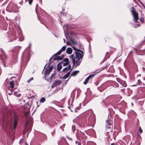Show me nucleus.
I'll list each match as a JSON object with an SVG mask.
<instances>
[{"mask_svg": "<svg viewBox=\"0 0 145 145\" xmlns=\"http://www.w3.org/2000/svg\"><path fill=\"white\" fill-rule=\"evenodd\" d=\"M74 54L71 55L69 57L70 60L73 63V66L75 64V58L76 60H82L84 54L83 51L81 50L78 52H74Z\"/></svg>", "mask_w": 145, "mask_h": 145, "instance_id": "obj_1", "label": "nucleus"}, {"mask_svg": "<svg viewBox=\"0 0 145 145\" xmlns=\"http://www.w3.org/2000/svg\"><path fill=\"white\" fill-rule=\"evenodd\" d=\"M83 122L87 123H88V126H92L94 124L95 122V116L94 115L92 117H89L88 118L84 116L82 119Z\"/></svg>", "mask_w": 145, "mask_h": 145, "instance_id": "obj_2", "label": "nucleus"}, {"mask_svg": "<svg viewBox=\"0 0 145 145\" xmlns=\"http://www.w3.org/2000/svg\"><path fill=\"white\" fill-rule=\"evenodd\" d=\"M18 9V7L12 2H10L7 8V9L11 12H16L17 11Z\"/></svg>", "mask_w": 145, "mask_h": 145, "instance_id": "obj_3", "label": "nucleus"}, {"mask_svg": "<svg viewBox=\"0 0 145 145\" xmlns=\"http://www.w3.org/2000/svg\"><path fill=\"white\" fill-rule=\"evenodd\" d=\"M135 8L133 7H132L131 10L132 14L133 17V20L136 23L137 22V20L138 19V14L136 12Z\"/></svg>", "mask_w": 145, "mask_h": 145, "instance_id": "obj_4", "label": "nucleus"}, {"mask_svg": "<svg viewBox=\"0 0 145 145\" xmlns=\"http://www.w3.org/2000/svg\"><path fill=\"white\" fill-rule=\"evenodd\" d=\"M29 121L26 122L25 124V129L24 131V133L27 132L28 133H29L31 131L32 126L29 125L28 127Z\"/></svg>", "mask_w": 145, "mask_h": 145, "instance_id": "obj_5", "label": "nucleus"}, {"mask_svg": "<svg viewBox=\"0 0 145 145\" xmlns=\"http://www.w3.org/2000/svg\"><path fill=\"white\" fill-rule=\"evenodd\" d=\"M31 45V44H29V46H28L27 48L24 51V52L23 53L22 55V57H23V56H24V54L25 53H27V56L26 58L27 60V61H28L29 60V54L30 53V45Z\"/></svg>", "mask_w": 145, "mask_h": 145, "instance_id": "obj_6", "label": "nucleus"}, {"mask_svg": "<svg viewBox=\"0 0 145 145\" xmlns=\"http://www.w3.org/2000/svg\"><path fill=\"white\" fill-rule=\"evenodd\" d=\"M111 122V121L110 120H106V129L108 130V129H110L109 131L110 132H112V129L111 128L112 124Z\"/></svg>", "mask_w": 145, "mask_h": 145, "instance_id": "obj_7", "label": "nucleus"}, {"mask_svg": "<svg viewBox=\"0 0 145 145\" xmlns=\"http://www.w3.org/2000/svg\"><path fill=\"white\" fill-rule=\"evenodd\" d=\"M95 74H92L89 75V76L86 79L85 81L84 82L83 84L85 85H86L88 81L91 79L93 78L95 76Z\"/></svg>", "mask_w": 145, "mask_h": 145, "instance_id": "obj_8", "label": "nucleus"}, {"mask_svg": "<svg viewBox=\"0 0 145 145\" xmlns=\"http://www.w3.org/2000/svg\"><path fill=\"white\" fill-rule=\"evenodd\" d=\"M19 118L18 117V116L15 115L14 117V129H15L17 124H18V121Z\"/></svg>", "mask_w": 145, "mask_h": 145, "instance_id": "obj_9", "label": "nucleus"}, {"mask_svg": "<svg viewBox=\"0 0 145 145\" xmlns=\"http://www.w3.org/2000/svg\"><path fill=\"white\" fill-rule=\"evenodd\" d=\"M7 56L3 52V54H2L1 55L0 54V58L2 61H3V65H4L5 67H6V66L4 62V59L7 58Z\"/></svg>", "mask_w": 145, "mask_h": 145, "instance_id": "obj_10", "label": "nucleus"}, {"mask_svg": "<svg viewBox=\"0 0 145 145\" xmlns=\"http://www.w3.org/2000/svg\"><path fill=\"white\" fill-rule=\"evenodd\" d=\"M18 37L20 38L19 40L20 41H22L24 40V39L21 30H18Z\"/></svg>", "mask_w": 145, "mask_h": 145, "instance_id": "obj_11", "label": "nucleus"}, {"mask_svg": "<svg viewBox=\"0 0 145 145\" xmlns=\"http://www.w3.org/2000/svg\"><path fill=\"white\" fill-rule=\"evenodd\" d=\"M135 50L136 52L140 55H144L145 54V50H138L137 49H135Z\"/></svg>", "mask_w": 145, "mask_h": 145, "instance_id": "obj_12", "label": "nucleus"}, {"mask_svg": "<svg viewBox=\"0 0 145 145\" xmlns=\"http://www.w3.org/2000/svg\"><path fill=\"white\" fill-rule=\"evenodd\" d=\"M61 80H55L52 85V87L54 86H58L60 84H61Z\"/></svg>", "mask_w": 145, "mask_h": 145, "instance_id": "obj_13", "label": "nucleus"}, {"mask_svg": "<svg viewBox=\"0 0 145 145\" xmlns=\"http://www.w3.org/2000/svg\"><path fill=\"white\" fill-rule=\"evenodd\" d=\"M81 133L80 134L79 133H77L76 134V136L78 139H79L80 137L82 138L83 136L85 135V134L83 132H81L80 131Z\"/></svg>", "mask_w": 145, "mask_h": 145, "instance_id": "obj_14", "label": "nucleus"}, {"mask_svg": "<svg viewBox=\"0 0 145 145\" xmlns=\"http://www.w3.org/2000/svg\"><path fill=\"white\" fill-rule=\"evenodd\" d=\"M51 64V62H50V61L49 62L48 64V68L47 69H48V71H49L48 73H49V72H50L52 71V70L53 69V66L51 65L50 66Z\"/></svg>", "mask_w": 145, "mask_h": 145, "instance_id": "obj_15", "label": "nucleus"}, {"mask_svg": "<svg viewBox=\"0 0 145 145\" xmlns=\"http://www.w3.org/2000/svg\"><path fill=\"white\" fill-rule=\"evenodd\" d=\"M72 52V50L71 48H68L66 50V52L68 54H71Z\"/></svg>", "mask_w": 145, "mask_h": 145, "instance_id": "obj_16", "label": "nucleus"}, {"mask_svg": "<svg viewBox=\"0 0 145 145\" xmlns=\"http://www.w3.org/2000/svg\"><path fill=\"white\" fill-rule=\"evenodd\" d=\"M71 70L72 69H71L70 71H69L66 74H65L62 77V78L63 79H65L67 78L70 75V72H71Z\"/></svg>", "mask_w": 145, "mask_h": 145, "instance_id": "obj_17", "label": "nucleus"}, {"mask_svg": "<svg viewBox=\"0 0 145 145\" xmlns=\"http://www.w3.org/2000/svg\"><path fill=\"white\" fill-rule=\"evenodd\" d=\"M63 59V57H62L61 56H57L56 57H54L53 59L54 61H56V60H62Z\"/></svg>", "mask_w": 145, "mask_h": 145, "instance_id": "obj_18", "label": "nucleus"}, {"mask_svg": "<svg viewBox=\"0 0 145 145\" xmlns=\"http://www.w3.org/2000/svg\"><path fill=\"white\" fill-rule=\"evenodd\" d=\"M82 61V60H76V61H75V63L76 64L75 67H76L79 65Z\"/></svg>", "mask_w": 145, "mask_h": 145, "instance_id": "obj_19", "label": "nucleus"}, {"mask_svg": "<svg viewBox=\"0 0 145 145\" xmlns=\"http://www.w3.org/2000/svg\"><path fill=\"white\" fill-rule=\"evenodd\" d=\"M71 68V67L69 65L68 66H67V67H66L65 68H64L63 69V72L65 71H67L70 69Z\"/></svg>", "mask_w": 145, "mask_h": 145, "instance_id": "obj_20", "label": "nucleus"}, {"mask_svg": "<svg viewBox=\"0 0 145 145\" xmlns=\"http://www.w3.org/2000/svg\"><path fill=\"white\" fill-rule=\"evenodd\" d=\"M79 72V71H73L72 72L71 75L73 76H75Z\"/></svg>", "mask_w": 145, "mask_h": 145, "instance_id": "obj_21", "label": "nucleus"}, {"mask_svg": "<svg viewBox=\"0 0 145 145\" xmlns=\"http://www.w3.org/2000/svg\"><path fill=\"white\" fill-rule=\"evenodd\" d=\"M122 86L124 87H126L127 86V84L125 81L122 80L121 83H120Z\"/></svg>", "mask_w": 145, "mask_h": 145, "instance_id": "obj_22", "label": "nucleus"}, {"mask_svg": "<svg viewBox=\"0 0 145 145\" xmlns=\"http://www.w3.org/2000/svg\"><path fill=\"white\" fill-rule=\"evenodd\" d=\"M60 63H59L57 65V70L58 71H60L62 68L61 65H60Z\"/></svg>", "mask_w": 145, "mask_h": 145, "instance_id": "obj_23", "label": "nucleus"}, {"mask_svg": "<svg viewBox=\"0 0 145 145\" xmlns=\"http://www.w3.org/2000/svg\"><path fill=\"white\" fill-rule=\"evenodd\" d=\"M19 143L20 145H28L27 143L25 142H23L22 140H21L19 142Z\"/></svg>", "mask_w": 145, "mask_h": 145, "instance_id": "obj_24", "label": "nucleus"}, {"mask_svg": "<svg viewBox=\"0 0 145 145\" xmlns=\"http://www.w3.org/2000/svg\"><path fill=\"white\" fill-rule=\"evenodd\" d=\"M11 39H13V40H15L16 39V37L14 34L11 35Z\"/></svg>", "mask_w": 145, "mask_h": 145, "instance_id": "obj_25", "label": "nucleus"}, {"mask_svg": "<svg viewBox=\"0 0 145 145\" xmlns=\"http://www.w3.org/2000/svg\"><path fill=\"white\" fill-rule=\"evenodd\" d=\"M48 71H48V69H46L44 73V75L45 76H46L50 74V72L48 73Z\"/></svg>", "mask_w": 145, "mask_h": 145, "instance_id": "obj_26", "label": "nucleus"}, {"mask_svg": "<svg viewBox=\"0 0 145 145\" xmlns=\"http://www.w3.org/2000/svg\"><path fill=\"white\" fill-rule=\"evenodd\" d=\"M10 87L12 88H13L14 87V82L13 81H11L10 83Z\"/></svg>", "mask_w": 145, "mask_h": 145, "instance_id": "obj_27", "label": "nucleus"}, {"mask_svg": "<svg viewBox=\"0 0 145 145\" xmlns=\"http://www.w3.org/2000/svg\"><path fill=\"white\" fill-rule=\"evenodd\" d=\"M137 84L140 85H143L145 86V84H144L143 83H142L141 82V80L139 79L138 80Z\"/></svg>", "mask_w": 145, "mask_h": 145, "instance_id": "obj_28", "label": "nucleus"}, {"mask_svg": "<svg viewBox=\"0 0 145 145\" xmlns=\"http://www.w3.org/2000/svg\"><path fill=\"white\" fill-rule=\"evenodd\" d=\"M46 101L45 98L44 97H42L40 100V102L41 103L44 102Z\"/></svg>", "mask_w": 145, "mask_h": 145, "instance_id": "obj_29", "label": "nucleus"}, {"mask_svg": "<svg viewBox=\"0 0 145 145\" xmlns=\"http://www.w3.org/2000/svg\"><path fill=\"white\" fill-rule=\"evenodd\" d=\"M18 93L17 92L15 91L14 92L13 94L14 95L16 96H17L18 97H19L20 96V94H17Z\"/></svg>", "mask_w": 145, "mask_h": 145, "instance_id": "obj_30", "label": "nucleus"}, {"mask_svg": "<svg viewBox=\"0 0 145 145\" xmlns=\"http://www.w3.org/2000/svg\"><path fill=\"white\" fill-rule=\"evenodd\" d=\"M61 51L60 50H59V51L57 53L54 54L53 55V56H55L57 55H60L61 54Z\"/></svg>", "mask_w": 145, "mask_h": 145, "instance_id": "obj_31", "label": "nucleus"}, {"mask_svg": "<svg viewBox=\"0 0 145 145\" xmlns=\"http://www.w3.org/2000/svg\"><path fill=\"white\" fill-rule=\"evenodd\" d=\"M66 48V46H63L61 49L60 50L61 51L63 52V51H65Z\"/></svg>", "mask_w": 145, "mask_h": 145, "instance_id": "obj_32", "label": "nucleus"}, {"mask_svg": "<svg viewBox=\"0 0 145 145\" xmlns=\"http://www.w3.org/2000/svg\"><path fill=\"white\" fill-rule=\"evenodd\" d=\"M69 59L68 58H65L62 61V63H63V62H65L69 63Z\"/></svg>", "mask_w": 145, "mask_h": 145, "instance_id": "obj_33", "label": "nucleus"}, {"mask_svg": "<svg viewBox=\"0 0 145 145\" xmlns=\"http://www.w3.org/2000/svg\"><path fill=\"white\" fill-rule=\"evenodd\" d=\"M72 48L75 51V52H78L80 50V49H76L75 47L73 46Z\"/></svg>", "mask_w": 145, "mask_h": 145, "instance_id": "obj_34", "label": "nucleus"}, {"mask_svg": "<svg viewBox=\"0 0 145 145\" xmlns=\"http://www.w3.org/2000/svg\"><path fill=\"white\" fill-rule=\"evenodd\" d=\"M3 30H7V25H3Z\"/></svg>", "mask_w": 145, "mask_h": 145, "instance_id": "obj_35", "label": "nucleus"}, {"mask_svg": "<svg viewBox=\"0 0 145 145\" xmlns=\"http://www.w3.org/2000/svg\"><path fill=\"white\" fill-rule=\"evenodd\" d=\"M116 80H117V81L120 84L121 83V81H122V80H121V79L119 78H116Z\"/></svg>", "mask_w": 145, "mask_h": 145, "instance_id": "obj_36", "label": "nucleus"}, {"mask_svg": "<svg viewBox=\"0 0 145 145\" xmlns=\"http://www.w3.org/2000/svg\"><path fill=\"white\" fill-rule=\"evenodd\" d=\"M33 80V77H31L27 81V82L29 83L30 82Z\"/></svg>", "mask_w": 145, "mask_h": 145, "instance_id": "obj_37", "label": "nucleus"}, {"mask_svg": "<svg viewBox=\"0 0 145 145\" xmlns=\"http://www.w3.org/2000/svg\"><path fill=\"white\" fill-rule=\"evenodd\" d=\"M63 64V66H66L69 63L67 62H65V63H64V62L63 63H62Z\"/></svg>", "mask_w": 145, "mask_h": 145, "instance_id": "obj_38", "label": "nucleus"}, {"mask_svg": "<svg viewBox=\"0 0 145 145\" xmlns=\"http://www.w3.org/2000/svg\"><path fill=\"white\" fill-rule=\"evenodd\" d=\"M71 41L72 43L73 44H76V42L74 41V40H71Z\"/></svg>", "mask_w": 145, "mask_h": 145, "instance_id": "obj_39", "label": "nucleus"}, {"mask_svg": "<svg viewBox=\"0 0 145 145\" xmlns=\"http://www.w3.org/2000/svg\"><path fill=\"white\" fill-rule=\"evenodd\" d=\"M139 132L140 133H142V131L140 127H139Z\"/></svg>", "mask_w": 145, "mask_h": 145, "instance_id": "obj_40", "label": "nucleus"}, {"mask_svg": "<svg viewBox=\"0 0 145 145\" xmlns=\"http://www.w3.org/2000/svg\"><path fill=\"white\" fill-rule=\"evenodd\" d=\"M72 129L73 131V132H74L75 130V126L74 125H72Z\"/></svg>", "mask_w": 145, "mask_h": 145, "instance_id": "obj_41", "label": "nucleus"}, {"mask_svg": "<svg viewBox=\"0 0 145 145\" xmlns=\"http://www.w3.org/2000/svg\"><path fill=\"white\" fill-rule=\"evenodd\" d=\"M144 41H143L142 42H141L139 44V46H142L144 44Z\"/></svg>", "mask_w": 145, "mask_h": 145, "instance_id": "obj_42", "label": "nucleus"}, {"mask_svg": "<svg viewBox=\"0 0 145 145\" xmlns=\"http://www.w3.org/2000/svg\"><path fill=\"white\" fill-rule=\"evenodd\" d=\"M33 0H29V3L30 4H31L33 2Z\"/></svg>", "mask_w": 145, "mask_h": 145, "instance_id": "obj_43", "label": "nucleus"}, {"mask_svg": "<svg viewBox=\"0 0 145 145\" xmlns=\"http://www.w3.org/2000/svg\"><path fill=\"white\" fill-rule=\"evenodd\" d=\"M67 138L69 139V140H72V138H70L69 137H67Z\"/></svg>", "mask_w": 145, "mask_h": 145, "instance_id": "obj_44", "label": "nucleus"}, {"mask_svg": "<svg viewBox=\"0 0 145 145\" xmlns=\"http://www.w3.org/2000/svg\"><path fill=\"white\" fill-rule=\"evenodd\" d=\"M140 20L141 21L142 23L144 22V20L143 18H140Z\"/></svg>", "mask_w": 145, "mask_h": 145, "instance_id": "obj_45", "label": "nucleus"}, {"mask_svg": "<svg viewBox=\"0 0 145 145\" xmlns=\"http://www.w3.org/2000/svg\"><path fill=\"white\" fill-rule=\"evenodd\" d=\"M55 74H56L55 73H53L51 75V78H52L55 75Z\"/></svg>", "mask_w": 145, "mask_h": 145, "instance_id": "obj_46", "label": "nucleus"}, {"mask_svg": "<svg viewBox=\"0 0 145 145\" xmlns=\"http://www.w3.org/2000/svg\"><path fill=\"white\" fill-rule=\"evenodd\" d=\"M139 25V24H136L135 25V26H134V27H135V28H136V27H137V26Z\"/></svg>", "mask_w": 145, "mask_h": 145, "instance_id": "obj_47", "label": "nucleus"}, {"mask_svg": "<svg viewBox=\"0 0 145 145\" xmlns=\"http://www.w3.org/2000/svg\"><path fill=\"white\" fill-rule=\"evenodd\" d=\"M137 145H140V142H139L137 141L136 143Z\"/></svg>", "mask_w": 145, "mask_h": 145, "instance_id": "obj_48", "label": "nucleus"}, {"mask_svg": "<svg viewBox=\"0 0 145 145\" xmlns=\"http://www.w3.org/2000/svg\"><path fill=\"white\" fill-rule=\"evenodd\" d=\"M77 144V145H81L80 142H79Z\"/></svg>", "mask_w": 145, "mask_h": 145, "instance_id": "obj_49", "label": "nucleus"}, {"mask_svg": "<svg viewBox=\"0 0 145 145\" xmlns=\"http://www.w3.org/2000/svg\"><path fill=\"white\" fill-rule=\"evenodd\" d=\"M79 142H78L77 141H76V142H75V143H76V144H77Z\"/></svg>", "mask_w": 145, "mask_h": 145, "instance_id": "obj_50", "label": "nucleus"}, {"mask_svg": "<svg viewBox=\"0 0 145 145\" xmlns=\"http://www.w3.org/2000/svg\"><path fill=\"white\" fill-rule=\"evenodd\" d=\"M64 56H65V55H63H63H62V56H61V57H63V58L64 57Z\"/></svg>", "mask_w": 145, "mask_h": 145, "instance_id": "obj_51", "label": "nucleus"}, {"mask_svg": "<svg viewBox=\"0 0 145 145\" xmlns=\"http://www.w3.org/2000/svg\"><path fill=\"white\" fill-rule=\"evenodd\" d=\"M6 20H9V19H8V18L7 17H6Z\"/></svg>", "mask_w": 145, "mask_h": 145, "instance_id": "obj_52", "label": "nucleus"}, {"mask_svg": "<svg viewBox=\"0 0 145 145\" xmlns=\"http://www.w3.org/2000/svg\"><path fill=\"white\" fill-rule=\"evenodd\" d=\"M124 90L123 89H121V91L122 92H123L124 91Z\"/></svg>", "mask_w": 145, "mask_h": 145, "instance_id": "obj_53", "label": "nucleus"}, {"mask_svg": "<svg viewBox=\"0 0 145 145\" xmlns=\"http://www.w3.org/2000/svg\"><path fill=\"white\" fill-rule=\"evenodd\" d=\"M61 127L62 129V130H63V131H64V130H63V129H62V127H61H61Z\"/></svg>", "mask_w": 145, "mask_h": 145, "instance_id": "obj_54", "label": "nucleus"}, {"mask_svg": "<svg viewBox=\"0 0 145 145\" xmlns=\"http://www.w3.org/2000/svg\"><path fill=\"white\" fill-rule=\"evenodd\" d=\"M111 145H114V143H112L111 144Z\"/></svg>", "mask_w": 145, "mask_h": 145, "instance_id": "obj_55", "label": "nucleus"}, {"mask_svg": "<svg viewBox=\"0 0 145 145\" xmlns=\"http://www.w3.org/2000/svg\"><path fill=\"white\" fill-rule=\"evenodd\" d=\"M69 79H68L66 81H67V82L69 81Z\"/></svg>", "mask_w": 145, "mask_h": 145, "instance_id": "obj_56", "label": "nucleus"}, {"mask_svg": "<svg viewBox=\"0 0 145 145\" xmlns=\"http://www.w3.org/2000/svg\"><path fill=\"white\" fill-rule=\"evenodd\" d=\"M63 40H64V42H65V40L64 39H63Z\"/></svg>", "mask_w": 145, "mask_h": 145, "instance_id": "obj_57", "label": "nucleus"}, {"mask_svg": "<svg viewBox=\"0 0 145 145\" xmlns=\"http://www.w3.org/2000/svg\"><path fill=\"white\" fill-rule=\"evenodd\" d=\"M8 94L9 95H10L11 94V93H9Z\"/></svg>", "mask_w": 145, "mask_h": 145, "instance_id": "obj_58", "label": "nucleus"}, {"mask_svg": "<svg viewBox=\"0 0 145 145\" xmlns=\"http://www.w3.org/2000/svg\"><path fill=\"white\" fill-rule=\"evenodd\" d=\"M1 49V50H2V51L3 52V50L2 49Z\"/></svg>", "mask_w": 145, "mask_h": 145, "instance_id": "obj_59", "label": "nucleus"}, {"mask_svg": "<svg viewBox=\"0 0 145 145\" xmlns=\"http://www.w3.org/2000/svg\"><path fill=\"white\" fill-rule=\"evenodd\" d=\"M144 80H145V77L144 78Z\"/></svg>", "mask_w": 145, "mask_h": 145, "instance_id": "obj_60", "label": "nucleus"}, {"mask_svg": "<svg viewBox=\"0 0 145 145\" xmlns=\"http://www.w3.org/2000/svg\"><path fill=\"white\" fill-rule=\"evenodd\" d=\"M75 112H77L76 110V109H75Z\"/></svg>", "mask_w": 145, "mask_h": 145, "instance_id": "obj_61", "label": "nucleus"}, {"mask_svg": "<svg viewBox=\"0 0 145 145\" xmlns=\"http://www.w3.org/2000/svg\"><path fill=\"white\" fill-rule=\"evenodd\" d=\"M136 85H133V86H136Z\"/></svg>", "mask_w": 145, "mask_h": 145, "instance_id": "obj_62", "label": "nucleus"}, {"mask_svg": "<svg viewBox=\"0 0 145 145\" xmlns=\"http://www.w3.org/2000/svg\"><path fill=\"white\" fill-rule=\"evenodd\" d=\"M46 65H47L46 64V65L45 66H44V68L46 66Z\"/></svg>", "mask_w": 145, "mask_h": 145, "instance_id": "obj_63", "label": "nucleus"}, {"mask_svg": "<svg viewBox=\"0 0 145 145\" xmlns=\"http://www.w3.org/2000/svg\"><path fill=\"white\" fill-rule=\"evenodd\" d=\"M143 68L144 70L145 69V68L144 67H143Z\"/></svg>", "mask_w": 145, "mask_h": 145, "instance_id": "obj_64", "label": "nucleus"}]
</instances>
